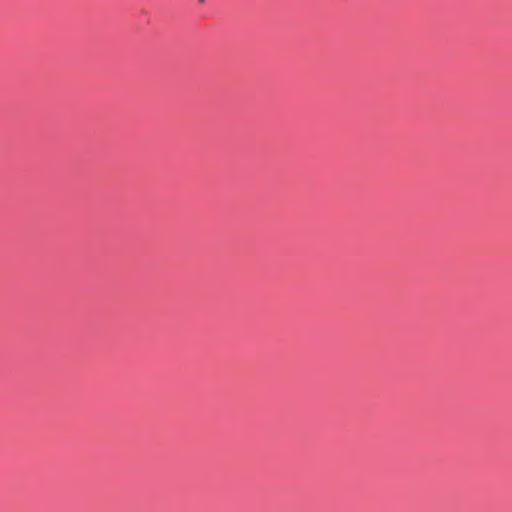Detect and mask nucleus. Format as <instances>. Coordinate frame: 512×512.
<instances>
[{
    "mask_svg": "<svg viewBox=\"0 0 512 512\" xmlns=\"http://www.w3.org/2000/svg\"><path fill=\"white\" fill-rule=\"evenodd\" d=\"M199 2H200V3H203V2H204V0H199Z\"/></svg>",
    "mask_w": 512,
    "mask_h": 512,
    "instance_id": "1",
    "label": "nucleus"
}]
</instances>
